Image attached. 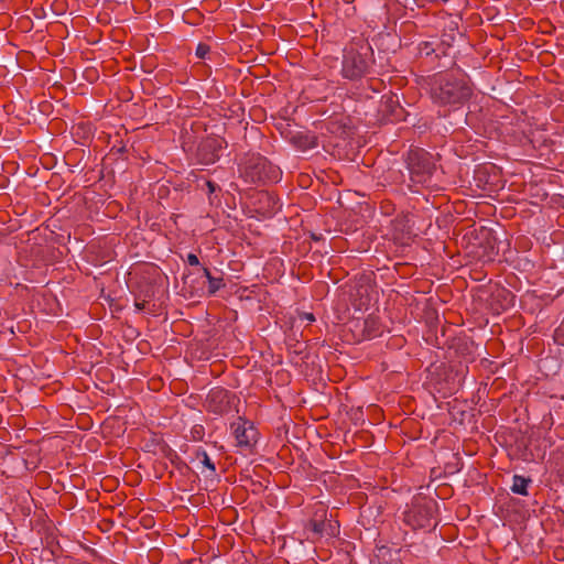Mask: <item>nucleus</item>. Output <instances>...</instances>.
I'll return each mask as SVG.
<instances>
[{
	"label": "nucleus",
	"mask_w": 564,
	"mask_h": 564,
	"mask_svg": "<svg viewBox=\"0 0 564 564\" xmlns=\"http://www.w3.org/2000/svg\"><path fill=\"white\" fill-rule=\"evenodd\" d=\"M322 238V235L312 234V239L319 240Z\"/></svg>",
	"instance_id": "obj_24"
},
{
	"label": "nucleus",
	"mask_w": 564,
	"mask_h": 564,
	"mask_svg": "<svg viewBox=\"0 0 564 564\" xmlns=\"http://www.w3.org/2000/svg\"><path fill=\"white\" fill-rule=\"evenodd\" d=\"M381 86H382V82H380V80H373L372 79L370 82V87H371L372 91H375V93L380 91Z\"/></svg>",
	"instance_id": "obj_21"
},
{
	"label": "nucleus",
	"mask_w": 564,
	"mask_h": 564,
	"mask_svg": "<svg viewBox=\"0 0 564 564\" xmlns=\"http://www.w3.org/2000/svg\"><path fill=\"white\" fill-rule=\"evenodd\" d=\"M373 65V51L364 40L351 43L344 50L341 75L348 80H360L370 74Z\"/></svg>",
	"instance_id": "obj_2"
},
{
	"label": "nucleus",
	"mask_w": 564,
	"mask_h": 564,
	"mask_svg": "<svg viewBox=\"0 0 564 564\" xmlns=\"http://www.w3.org/2000/svg\"><path fill=\"white\" fill-rule=\"evenodd\" d=\"M134 306L138 311H143L145 310V306H147V302L145 301H142V302H135L134 303Z\"/></svg>",
	"instance_id": "obj_22"
},
{
	"label": "nucleus",
	"mask_w": 564,
	"mask_h": 564,
	"mask_svg": "<svg viewBox=\"0 0 564 564\" xmlns=\"http://www.w3.org/2000/svg\"><path fill=\"white\" fill-rule=\"evenodd\" d=\"M306 529L313 534L312 541L322 536L334 538L339 534V523L337 521L310 520Z\"/></svg>",
	"instance_id": "obj_9"
},
{
	"label": "nucleus",
	"mask_w": 564,
	"mask_h": 564,
	"mask_svg": "<svg viewBox=\"0 0 564 564\" xmlns=\"http://www.w3.org/2000/svg\"><path fill=\"white\" fill-rule=\"evenodd\" d=\"M305 318L310 322H313L315 321V317L313 316V314H305Z\"/></svg>",
	"instance_id": "obj_23"
},
{
	"label": "nucleus",
	"mask_w": 564,
	"mask_h": 564,
	"mask_svg": "<svg viewBox=\"0 0 564 564\" xmlns=\"http://www.w3.org/2000/svg\"><path fill=\"white\" fill-rule=\"evenodd\" d=\"M227 145L224 139L207 138L197 149V160L200 164L210 165L217 162L220 158V150Z\"/></svg>",
	"instance_id": "obj_6"
},
{
	"label": "nucleus",
	"mask_w": 564,
	"mask_h": 564,
	"mask_svg": "<svg viewBox=\"0 0 564 564\" xmlns=\"http://www.w3.org/2000/svg\"><path fill=\"white\" fill-rule=\"evenodd\" d=\"M196 459L200 462L203 467L208 469V474H205V477H215L216 476V467L214 462L210 459L206 451L197 449L196 451Z\"/></svg>",
	"instance_id": "obj_14"
},
{
	"label": "nucleus",
	"mask_w": 564,
	"mask_h": 564,
	"mask_svg": "<svg viewBox=\"0 0 564 564\" xmlns=\"http://www.w3.org/2000/svg\"><path fill=\"white\" fill-rule=\"evenodd\" d=\"M437 501L425 496H416L412 499L405 520L413 528H426L435 519Z\"/></svg>",
	"instance_id": "obj_4"
},
{
	"label": "nucleus",
	"mask_w": 564,
	"mask_h": 564,
	"mask_svg": "<svg viewBox=\"0 0 564 564\" xmlns=\"http://www.w3.org/2000/svg\"><path fill=\"white\" fill-rule=\"evenodd\" d=\"M207 295L214 296L220 289L226 286V283L224 281V278L220 276H213L209 281H207Z\"/></svg>",
	"instance_id": "obj_16"
},
{
	"label": "nucleus",
	"mask_w": 564,
	"mask_h": 564,
	"mask_svg": "<svg viewBox=\"0 0 564 564\" xmlns=\"http://www.w3.org/2000/svg\"><path fill=\"white\" fill-rule=\"evenodd\" d=\"M234 401L235 395L230 391L223 388L212 389L206 399L208 411L215 414H224L229 412Z\"/></svg>",
	"instance_id": "obj_7"
},
{
	"label": "nucleus",
	"mask_w": 564,
	"mask_h": 564,
	"mask_svg": "<svg viewBox=\"0 0 564 564\" xmlns=\"http://www.w3.org/2000/svg\"><path fill=\"white\" fill-rule=\"evenodd\" d=\"M434 52H435V48L433 46V43H431V42H423V43L420 44V54L421 55L429 56V55H431Z\"/></svg>",
	"instance_id": "obj_18"
},
{
	"label": "nucleus",
	"mask_w": 564,
	"mask_h": 564,
	"mask_svg": "<svg viewBox=\"0 0 564 564\" xmlns=\"http://www.w3.org/2000/svg\"><path fill=\"white\" fill-rule=\"evenodd\" d=\"M210 52V47L209 45L205 44V43H199L196 47V56L198 58H206V56L209 54Z\"/></svg>",
	"instance_id": "obj_17"
},
{
	"label": "nucleus",
	"mask_w": 564,
	"mask_h": 564,
	"mask_svg": "<svg viewBox=\"0 0 564 564\" xmlns=\"http://www.w3.org/2000/svg\"><path fill=\"white\" fill-rule=\"evenodd\" d=\"M186 262L192 267H196V269L202 267L199 259L195 253H188L186 257Z\"/></svg>",
	"instance_id": "obj_19"
},
{
	"label": "nucleus",
	"mask_w": 564,
	"mask_h": 564,
	"mask_svg": "<svg viewBox=\"0 0 564 564\" xmlns=\"http://www.w3.org/2000/svg\"><path fill=\"white\" fill-rule=\"evenodd\" d=\"M291 143L300 151H307L317 147V138L308 132H297L291 137Z\"/></svg>",
	"instance_id": "obj_11"
},
{
	"label": "nucleus",
	"mask_w": 564,
	"mask_h": 564,
	"mask_svg": "<svg viewBox=\"0 0 564 564\" xmlns=\"http://www.w3.org/2000/svg\"><path fill=\"white\" fill-rule=\"evenodd\" d=\"M430 97L437 106L460 107L467 102L473 88L465 74L437 73L427 79Z\"/></svg>",
	"instance_id": "obj_1"
},
{
	"label": "nucleus",
	"mask_w": 564,
	"mask_h": 564,
	"mask_svg": "<svg viewBox=\"0 0 564 564\" xmlns=\"http://www.w3.org/2000/svg\"><path fill=\"white\" fill-rule=\"evenodd\" d=\"M384 109L383 112L391 117V120L400 121L405 119V110L400 105L398 95L390 94L384 96Z\"/></svg>",
	"instance_id": "obj_10"
},
{
	"label": "nucleus",
	"mask_w": 564,
	"mask_h": 564,
	"mask_svg": "<svg viewBox=\"0 0 564 564\" xmlns=\"http://www.w3.org/2000/svg\"><path fill=\"white\" fill-rule=\"evenodd\" d=\"M406 167L410 174V181L414 185L424 187L434 186L433 175L436 165L433 156L423 149H412L406 156Z\"/></svg>",
	"instance_id": "obj_3"
},
{
	"label": "nucleus",
	"mask_w": 564,
	"mask_h": 564,
	"mask_svg": "<svg viewBox=\"0 0 564 564\" xmlns=\"http://www.w3.org/2000/svg\"><path fill=\"white\" fill-rule=\"evenodd\" d=\"M231 426L234 429L237 445L251 448L257 443L258 431L249 421H242L239 419V422L234 423Z\"/></svg>",
	"instance_id": "obj_8"
},
{
	"label": "nucleus",
	"mask_w": 564,
	"mask_h": 564,
	"mask_svg": "<svg viewBox=\"0 0 564 564\" xmlns=\"http://www.w3.org/2000/svg\"><path fill=\"white\" fill-rule=\"evenodd\" d=\"M259 202L265 204V213L273 214L280 209L279 199L268 192L259 193Z\"/></svg>",
	"instance_id": "obj_15"
},
{
	"label": "nucleus",
	"mask_w": 564,
	"mask_h": 564,
	"mask_svg": "<svg viewBox=\"0 0 564 564\" xmlns=\"http://www.w3.org/2000/svg\"><path fill=\"white\" fill-rule=\"evenodd\" d=\"M181 466L187 467L186 463H184V462H180V463L177 464V468H181Z\"/></svg>",
	"instance_id": "obj_25"
},
{
	"label": "nucleus",
	"mask_w": 564,
	"mask_h": 564,
	"mask_svg": "<svg viewBox=\"0 0 564 564\" xmlns=\"http://www.w3.org/2000/svg\"><path fill=\"white\" fill-rule=\"evenodd\" d=\"M248 169V174L253 182H276L281 174L279 166L260 155L251 160Z\"/></svg>",
	"instance_id": "obj_5"
},
{
	"label": "nucleus",
	"mask_w": 564,
	"mask_h": 564,
	"mask_svg": "<svg viewBox=\"0 0 564 564\" xmlns=\"http://www.w3.org/2000/svg\"><path fill=\"white\" fill-rule=\"evenodd\" d=\"M206 187L208 189V194L212 195L214 194L215 192L219 191L220 187L219 185H217L216 183L212 182V181H207L206 182Z\"/></svg>",
	"instance_id": "obj_20"
},
{
	"label": "nucleus",
	"mask_w": 564,
	"mask_h": 564,
	"mask_svg": "<svg viewBox=\"0 0 564 564\" xmlns=\"http://www.w3.org/2000/svg\"><path fill=\"white\" fill-rule=\"evenodd\" d=\"M531 481V478L514 475L512 478L511 491L517 495L528 496V486Z\"/></svg>",
	"instance_id": "obj_13"
},
{
	"label": "nucleus",
	"mask_w": 564,
	"mask_h": 564,
	"mask_svg": "<svg viewBox=\"0 0 564 564\" xmlns=\"http://www.w3.org/2000/svg\"><path fill=\"white\" fill-rule=\"evenodd\" d=\"M213 276L214 275L212 274L209 269H207L206 267H200L195 271L189 272L186 275L184 283L188 284L193 290H195V292H198V289H196L193 284L195 282L199 283L198 280L202 278H205L207 281H209Z\"/></svg>",
	"instance_id": "obj_12"
}]
</instances>
